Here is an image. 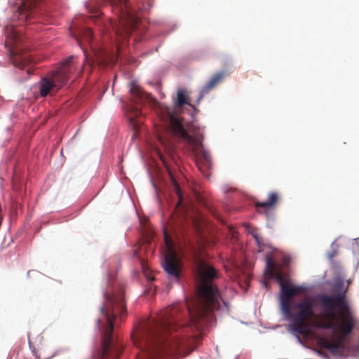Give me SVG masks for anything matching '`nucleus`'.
Masks as SVG:
<instances>
[{
  "instance_id": "obj_19",
  "label": "nucleus",
  "mask_w": 359,
  "mask_h": 359,
  "mask_svg": "<svg viewBox=\"0 0 359 359\" xmlns=\"http://www.w3.org/2000/svg\"><path fill=\"white\" fill-rule=\"evenodd\" d=\"M83 38L88 43L91 42L92 39H93V32H92V31L90 29H88V28H86L85 29H83Z\"/></svg>"
},
{
  "instance_id": "obj_17",
  "label": "nucleus",
  "mask_w": 359,
  "mask_h": 359,
  "mask_svg": "<svg viewBox=\"0 0 359 359\" xmlns=\"http://www.w3.org/2000/svg\"><path fill=\"white\" fill-rule=\"evenodd\" d=\"M130 93L132 95L137 97V98L142 97V91L140 88L135 83H131Z\"/></svg>"
},
{
  "instance_id": "obj_7",
  "label": "nucleus",
  "mask_w": 359,
  "mask_h": 359,
  "mask_svg": "<svg viewBox=\"0 0 359 359\" xmlns=\"http://www.w3.org/2000/svg\"><path fill=\"white\" fill-rule=\"evenodd\" d=\"M111 3L116 8L118 15V22L111 21V26L116 36L126 39L131 35L138 21L134 15V9L128 0H111Z\"/></svg>"
},
{
  "instance_id": "obj_12",
  "label": "nucleus",
  "mask_w": 359,
  "mask_h": 359,
  "mask_svg": "<svg viewBox=\"0 0 359 359\" xmlns=\"http://www.w3.org/2000/svg\"><path fill=\"white\" fill-rule=\"evenodd\" d=\"M202 161L198 163V169L201 172L208 170L211 168L210 154L208 151H203L201 153Z\"/></svg>"
},
{
  "instance_id": "obj_15",
  "label": "nucleus",
  "mask_w": 359,
  "mask_h": 359,
  "mask_svg": "<svg viewBox=\"0 0 359 359\" xmlns=\"http://www.w3.org/2000/svg\"><path fill=\"white\" fill-rule=\"evenodd\" d=\"M243 227H245V231L247 233L251 234L252 238H255V236H259V233H257V229L256 227L252 226V224L249 223H245L243 224Z\"/></svg>"
},
{
  "instance_id": "obj_2",
  "label": "nucleus",
  "mask_w": 359,
  "mask_h": 359,
  "mask_svg": "<svg viewBox=\"0 0 359 359\" xmlns=\"http://www.w3.org/2000/svg\"><path fill=\"white\" fill-rule=\"evenodd\" d=\"M266 269L269 275L276 277L280 283V311L285 319L290 320L289 329L291 332L303 337L309 336L310 320L316 316L313 300L310 297L299 301L294 299L297 294L304 292V287L285 282L283 280V275L277 270L276 265L271 257H266Z\"/></svg>"
},
{
  "instance_id": "obj_11",
  "label": "nucleus",
  "mask_w": 359,
  "mask_h": 359,
  "mask_svg": "<svg viewBox=\"0 0 359 359\" xmlns=\"http://www.w3.org/2000/svg\"><path fill=\"white\" fill-rule=\"evenodd\" d=\"M279 196L278 194L276 192H271L269 194V198H267L266 201H262V202H257L255 204V206L257 208H265V209H271L275 205H276V203L278 202Z\"/></svg>"
},
{
  "instance_id": "obj_26",
  "label": "nucleus",
  "mask_w": 359,
  "mask_h": 359,
  "mask_svg": "<svg viewBox=\"0 0 359 359\" xmlns=\"http://www.w3.org/2000/svg\"><path fill=\"white\" fill-rule=\"evenodd\" d=\"M107 64H108V62H103V65H107Z\"/></svg>"
},
{
  "instance_id": "obj_5",
  "label": "nucleus",
  "mask_w": 359,
  "mask_h": 359,
  "mask_svg": "<svg viewBox=\"0 0 359 359\" xmlns=\"http://www.w3.org/2000/svg\"><path fill=\"white\" fill-rule=\"evenodd\" d=\"M160 118L163 123L168 124L169 128L175 137L185 141L193 147L199 145L202 136L198 133L197 128L193 123L182 125V118L170 108L161 109Z\"/></svg>"
},
{
  "instance_id": "obj_23",
  "label": "nucleus",
  "mask_w": 359,
  "mask_h": 359,
  "mask_svg": "<svg viewBox=\"0 0 359 359\" xmlns=\"http://www.w3.org/2000/svg\"><path fill=\"white\" fill-rule=\"evenodd\" d=\"M142 269H144V273H146V276H147V278H149V280H154V278H153V277H151V276H150V275H149V274H147V270L145 269L144 264H142Z\"/></svg>"
},
{
  "instance_id": "obj_6",
  "label": "nucleus",
  "mask_w": 359,
  "mask_h": 359,
  "mask_svg": "<svg viewBox=\"0 0 359 359\" xmlns=\"http://www.w3.org/2000/svg\"><path fill=\"white\" fill-rule=\"evenodd\" d=\"M76 69V63L73 56L69 57L55 71H53L41 82V96L46 97L50 93H57L68 82L69 75Z\"/></svg>"
},
{
  "instance_id": "obj_3",
  "label": "nucleus",
  "mask_w": 359,
  "mask_h": 359,
  "mask_svg": "<svg viewBox=\"0 0 359 359\" xmlns=\"http://www.w3.org/2000/svg\"><path fill=\"white\" fill-rule=\"evenodd\" d=\"M101 315L107 320V325L103 329L101 346L95 353L94 359H118L123 351V343L112 338L114 320L123 318L126 312L125 299L121 287L116 293L104 292V302L100 308Z\"/></svg>"
},
{
  "instance_id": "obj_20",
  "label": "nucleus",
  "mask_w": 359,
  "mask_h": 359,
  "mask_svg": "<svg viewBox=\"0 0 359 359\" xmlns=\"http://www.w3.org/2000/svg\"><path fill=\"white\" fill-rule=\"evenodd\" d=\"M141 114V112L138 109H135L134 110V116L129 117V121H130V123L132 126H133L134 128L137 130L138 128V126L137 125L136 122H135L134 117H138Z\"/></svg>"
},
{
  "instance_id": "obj_24",
  "label": "nucleus",
  "mask_w": 359,
  "mask_h": 359,
  "mask_svg": "<svg viewBox=\"0 0 359 359\" xmlns=\"http://www.w3.org/2000/svg\"><path fill=\"white\" fill-rule=\"evenodd\" d=\"M159 141L160 142H161V144H163V140L162 138V137L159 136Z\"/></svg>"
},
{
  "instance_id": "obj_4",
  "label": "nucleus",
  "mask_w": 359,
  "mask_h": 359,
  "mask_svg": "<svg viewBox=\"0 0 359 359\" xmlns=\"http://www.w3.org/2000/svg\"><path fill=\"white\" fill-rule=\"evenodd\" d=\"M318 299L322 307V317L325 320L319 325L320 327L334 331L339 329L342 336L353 331L355 323L344 293L323 294Z\"/></svg>"
},
{
  "instance_id": "obj_22",
  "label": "nucleus",
  "mask_w": 359,
  "mask_h": 359,
  "mask_svg": "<svg viewBox=\"0 0 359 359\" xmlns=\"http://www.w3.org/2000/svg\"><path fill=\"white\" fill-rule=\"evenodd\" d=\"M164 241H165V244L167 247L170 248V237L167 235V233H164Z\"/></svg>"
},
{
  "instance_id": "obj_9",
  "label": "nucleus",
  "mask_w": 359,
  "mask_h": 359,
  "mask_svg": "<svg viewBox=\"0 0 359 359\" xmlns=\"http://www.w3.org/2000/svg\"><path fill=\"white\" fill-rule=\"evenodd\" d=\"M164 270H165L167 274L173 277L175 280L180 278V264L175 254L170 253L166 256Z\"/></svg>"
},
{
  "instance_id": "obj_13",
  "label": "nucleus",
  "mask_w": 359,
  "mask_h": 359,
  "mask_svg": "<svg viewBox=\"0 0 359 359\" xmlns=\"http://www.w3.org/2000/svg\"><path fill=\"white\" fill-rule=\"evenodd\" d=\"M189 98L187 97L184 91L181 90L177 91V99H175V108L179 109L182 107L184 104H189Z\"/></svg>"
},
{
  "instance_id": "obj_27",
  "label": "nucleus",
  "mask_w": 359,
  "mask_h": 359,
  "mask_svg": "<svg viewBox=\"0 0 359 359\" xmlns=\"http://www.w3.org/2000/svg\"><path fill=\"white\" fill-rule=\"evenodd\" d=\"M134 255L137 257V252H135V254H134Z\"/></svg>"
},
{
  "instance_id": "obj_16",
  "label": "nucleus",
  "mask_w": 359,
  "mask_h": 359,
  "mask_svg": "<svg viewBox=\"0 0 359 359\" xmlns=\"http://www.w3.org/2000/svg\"><path fill=\"white\" fill-rule=\"evenodd\" d=\"M254 239H255L257 248H258V250H257V252H262L265 250V248L267 247V245L264 243L263 238H262L261 236H256L252 237Z\"/></svg>"
},
{
  "instance_id": "obj_18",
  "label": "nucleus",
  "mask_w": 359,
  "mask_h": 359,
  "mask_svg": "<svg viewBox=\"0 0 359 359\" xmlns=\"http://www.w3.org/2000/svg\"><path fill=\"white\" fill-rule=\"evenodd\" d=\"M172 182L173 186H175V193H177V198H179V201H177V207H180L182 205V193L180 192V185L177 184L176 181L174 180V178H172Z\"/></svg>"
},
{
  "instance_id": "obj_21",
  "label": "nucleus",
  "mask_w": 359,
  "mask_h": 359,
  "mask_svg": "<svg viewBox=\"0 0 359 359\" xmlns=\"http://www.w3.org/2000/svg\"><path fill=\"white\" fill-rule=\"evenodd\" d=\"M334 343V341L327 340L325 338H321L319 339V344L321 346V347L325 348L332 344Z\"/></svg>"
},
{
  "instance_id": "obj_10",
  "label": "nucleus",
  "mask_w": 359,
  "mask_h": 359,
  "mask_svg": "<svg viewBox=\"0 0 359 359\" xmlns=\"http://www.w3.org/2000/svg\"><path fill=\"white\" fill-rule=\"evenodd\" d=\"M224 77V73L219 72L214 76H212V79H210V81H208V83H206L205 86L202 88L201 94H199L198 97V102L201 100V99L204 97V95L208 92H210L212 88L217 86V83L221 82L222 79Z\"/></svg>"
},
{
  "instance_id": "obj_8",
  "label": "nucleus",
  "mask_w": 359,
  "mask_h": 359,
  "mask_svg": "<svg viewBox=\"0 0 359 359\" xmlns=\"http://www.w3.org/2000/svg\"><path fill=\"white\" fill-rule=\"evenodd\" d=\"M41 0H21L19 8V20L25 22L35 13L38 3Z\"/></svg>"
},
{
  "instance_id": "obj_14",
  "label": "nucleus",
  "mask_w": 359,
  "mask_h": 359,
  "mask_svg": "<svg viewBox=\"0 0 359 359\" xmlns=\"http://www.w3.org/2000/svg\"><path fill=\"white\" fill-rule=\"evenodd\" d=\"M344 346L342 338H339L337 341H334V343L327 346L325 349L332 354H337L342 350Z\"/></svg>"
},
{
  "instance_id": "obj_1",
  "label": "nucleus",
  "mask_w": 359,
  "mask_h": 359,
  "mask_svg": "<svg viewBox=\"0 0 359 359\" xmlns=\"http://www.w3.org/2000/svg\"><path fill=\"white\" fill-rule=\"evenodd\" d=\"M198 277V297L189 304L188 324H180V309L169 306L160 312L155 320L149 321L140 330L132 334L134 345L140 350L138 359H161L170 347L178 351L191 352L199 343L206 323L215 318L213 312L219 308L221 294L213 283L218 278L217 270L203 259L196 260Z\"/></svg>"
},
{
  "instance_id": "obj_25",
  "label": "nucleus",
  "mask_w": 359,
  "mask_h": 359,
  "mask_svg": "<svg viewBox=\"0 0 359 359\" xmlns=\"http://www.w3.org/2000/svg\"><path fill=\"white\" fill-rule=\"evenodd\" d=\"M101 323H102V322H101L100 320H98V325H99V326H100V325H101V324H100Z\"/></svg>"
}]
</instances>
